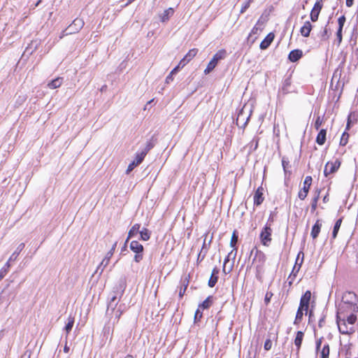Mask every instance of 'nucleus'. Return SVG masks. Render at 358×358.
<instances>
[{"mask_svg":"<svg viewBox=\"0 0 358 358\" xmlns=\"http://www.w3.org/2000/svg\"><path fill=\"white\" fill-rule=\"evenodd\" d=\"M126 288V280L124 278L120 279L117 285L114 287V290L110 297V301L108 303L106 315L110 317V320L113 323H116L119 321L122 314L126 309L124 304H119L118 303L123 295Z\"/></svg>","mask_w":358,"mask_h":358,"instance_id":"1","label":"nucleus"},{"mask_svg":"<svg viewBox=\"0 0 358 358\" xmlns=\"http://www.w3.org/2000/svg\"><path fill=\"white\" fill-rule=\"evenodd\" d=\"M357 298L355 293L345 292L342 296L341 303L338 305L337 312L338 314H344L345 312H357Z\"/></svg>","mask_w":358,"mask_h":358,"instance_id":"2","label":"nucleus"},{"mask_svg":"<svg viewBox=\"0 0 358 358\" xmlns=\"http://www.w3.org/2000/svg\"><path fill=\"white\" fill-rule=\"evenodd\" d=\"M255 250V253L252 259V265H253L255 268L256 278L259 280H261L264 272V266L266 261V256L264 252L257 248L252 249L250 252V255H252Z\"/></svg>","mask_w":358,"mask_h":358,"instance_id":"3","label":"nucleus"},{"mask_svg":"<svg viewBox=\"0 0 358 358\" xmlns=\"http://www.w3.org/2000/svg\"><path fill=\"white\" fill-rule=\"evenodd\" d=\"M336 323L338 325V331L342 334L350 335L355 331V326H350L346 322L345 313L338 314V312H337Z\"/></svg>","mask_w":358,"mask_h":358,"instance_id":"4","label":"nucleus"},{"mask_svg":"<svg viewBox=\"0 0 358 358\" xmlns=\"http://www.w3.org/2000/svg\"><path fill=\"white\" fill-rule=\"evenodd\" d=\"M251 113L252 109L249 108L247 110L246 106H244L238 113L236 120V125L240 128L244 129L249 122Z\"/></svg>","mask_w":358,"mask_h":358,"instance_id":"5","label":"nucleus"},{"mask_svg":"<svg viewBox=\"0 0 358 358\" xmlns=\"http://www.w3.org/2000/svg\"><path fill=\"white\" fill-rule=\"evenodd\" d=\"M227 55V52L224 49H221L217 51L211 60L208 62L207 67L204 70V73L206 75L210 73L215 67L217 66L219 60L223 59L225 58Z\"/></svg>","mask_w":358,"mask_h":358,"instance_id":"6","label":"nucleus"},{"mask_svg":"<svg viewBox=\"0 0 358 358\" xmlns=\"http://www.w3.org/2000/svg\"><path fill=\"white\" fill-rule=\"evenodd\" d=\"M130 250L135 253L134 261L136 263H139L143 259V250L144 248L137 241H132L129 244Z\"/></svg>","mask_w":358,"mask_h":358,"instance_id":"7","label":"nucleus"},{"mask_svg":"<svg viewBox=\"0 0 358 358\" xmlns=\"http://www.w3.org/2000/svg\"><path fill=\"white\" fill-rule=\"evenodd\" d=\"M272 232L271 227H269L268 224H265L262 228L259 234V239L263 245L266 247L270 245L272 241Z\"/></svg>","mask_w":358,"mask_h":358,"instance_id":"8","label":"nucleus"},{"mask_svg":"<svg viewBox=\"0 0 358 358\" xmlns=\"http://www.w3.org/2000/svg\"><path fill=\"white\" fill-rule=\"evenodd\" d=\"M84 25V22L81 18H76L73 20L64 31L63 36H67L78 32Z\"/></svg>","mask_w":358,"mask_h":358,"instance_id":"9","label":"nucleus"},{"mask_svg":"<svg viewBox=\"0 0 358 358\" xmlns=\"http://www.w3.org/2000/svg\"><path fill=\"white\" fill-rule=\"evenodd\" d=\"M312 181H313V178L310 176H307L305 178V180L303 181V187L302 189H301L299 192V194H298V197L301 200H304L306 198L308 193L309 192L310 187L311 186Z\"/></svg>","mask_w":358,"mask_h":358,"instance_id":"10","label":"nucleus"},{"mask_svg":"<svg viewBox=\"0 0 358 358\" xmlns=\"http://www.w3.org/2000/svg\"><path fill=\"white\" fill-rule=\"evenodd\" d=\"M341 166V162L338 159H336L334 162H329L326 164L324 169V174L325 176L335 173L337 171Z\"/></svg>","mask_w":358,"mask_h":358,"instance_id":"11","label":"nucleus"},{"mask_svg":"<svg viewBox=\"0 0 358 358\" xmlns=\"http://www.w3.org/2000/svg\"><path fill=\"white\" fill-rule=\"evenodd\" d=\"M144 157L143 154H139L138 152L135 154L134 159L128 165V167L126 170V174H129L136 166L141 164L143 159Z\"/></svg>","mask_w":358,"mask_h":358,"instance_id":"12","label":"nucleus"},{"mask_svg":"<svg viewBox=\"0 0 358 358\" xmlns=\"http://www.w3.org/2000/svg\"><path fill=\"white\" fill-rule=\"evenodd\" d=\"M292 85V80L290 77H287L284 79L282 83L281 87L279 89L278 95H285L290 92V87Z\"/></svg>","mask_w":358,"mask_h":358,"instance_id":"13","label":"nucleus"},{"mask_svg":"<svg viewBox=\"0 0 358 358\" xmlns=\"http://www.w3.org/2000/svg\"><path fill=\"white\" fill-rule=\"evenodd\" d=\"M311 298V292L309 290H307L301 297L299 306L301 307H304V310L306 311V314H307L309 303Z\"/></svg>","mask_w":358,"mask_h":358,"instance_id":"14","label":"nucleus"},{"mask_svg":"<svg viewBox=\"0 0 358 358\" xmlns=\"http://www.w3.org/2000/svg\"><path fill=\"white\" fill-rule=\"evenodd\" d=\"M262 24H263V22H261V20L260 19L258 20L256 24L253 27L250 33L249 34L248 40L251 39L252 43L255 41V39L257 38V36H255L254 38H252V36L253 35L258 36L259 34L260 31L262 30V28L260 27V26H262Z\"/></svg>","mask_w":358,"mask_h":358,"instance_id":"15","label":"nucleus"},{"mask_svg":"<svg viewBox=\"0 0 358 358\" xmlns=\"http://www.w3.org/2000/svg\"><path fill=\"white\" fill-rule=\"evenodd\" d=\"M263 192H264V188L262 186L259 187L257 189V190L254 194V197H253L255 206H258L263 203V201L264 200V197L263 196Z\"/></svg>","mask_w":358,"mask_h":358,"instance_id":"16","label":"nucleus"},{"mask_svg":"<svg viewBox=\"0 0 358 358\" xmlns=\"http://www.w3.org/2000/svg\"><path fill=\"white\" fill-rule=\"evenodd\" d=\"M157 142V138L152 136L151 138L146 142L145 147L140 152H138L139 154H143V156L145 157L148 152L152 149Z\"/></svg>","mask_w":358,"mask_h":358,"instance_id":"17","label":"nucleus"},{"mask_svg":"<svg viewBox=\"0 0 358 358\" xmlns=\"http://www.w3.org/2000/svg\"><path fill=\"white\" fill-rule=\"evenodd\" d=\"M313 26L310 21H306L303 25L300 28V34L303 37H308Z\"/></svg>","mask_w":358,"mask_h":358,"instance_id":"18","label":"nucleus"},{"mask_svg":"<svg viewBox=\"0 0 358 358\" xmlns=\"http://www.w3.org/2000/svg\"><path fill=\"white\" fill-rule=\"evenodd\" d=\"M301 267V262H300L299 264H297V262H295V264L292 268V271L287 279L288 284L289 286L292 285V283L295 279V277H296L297 273L299 271Z\"/></svg>","mask_w":358,"mask_h":358,"instance_id":"19","label":"nucleus"},{"mask_svg":"<svg viewBox=\"0 0 358 358\" xmlns=\"http://www.w3.org/2000/svg\"><path fill=\"white\" fill-rule=\"evenodd\" d=\"M274 34L273 33H269L267 34V36L264 38V39L261 42L259 48L262 50H265L268 48V46L271 45L272 41L274 39Z\"/></svg>","mask_w":358,"mask_h":358,"instance_id":"20","label":"nucleus"},{"mask_svg":"<svg viewBox=\"0 0 358 358\" xmlns=\"http://www.w3.org/2000/svg\"><path fill=\"white\" fill-rule=\"evenodd\" d=\"M303 56V52L302 50H299V49H296V50H292L289 55H288V59L292 62H297L299 59H301Z\"/></svg>","mask_w":358,"mask_h":358,"instance_id":"21","label":"nucleus"},{"mask_svg":"<svg viewBox=\"0 0 358 358\" xmlns=\"http://www.w3.org/2000/svg\"><path fill=\"white\" fill-rule=\"evenodd\" d=\"M259 141V138L258 136H254L253 138L250 141V142L248 143L246 148L248 149L249 154H251L257 149Z\"/></svg>","mask_w":358,"mask_h":358,"instance_id":"22","label":"nucleus"},{"mask_svg":"<svg viewBox=\"0 0 358 358\" xmlns=\"http://www.w3.org/2000/svg\"><path fill=\"white\" fill-rule=\"evenodd\" d=\"M236 252H237V249L236 248H234L233 250H231L229 254L228 255L225 257L224 260V264H223V267H222V271L224 273H229L232 270V266L229 268V269L227 271H226V265L227 264V262L229 261V258L231 256L233 255V258L234 259L236 257Z\"/></svg>","mask_w":358,"mask_h":358,"instance_id":"23","label":"nucleus"},{"mask_svg":"<svg viewBox=\"0 0 358 358\" xmlns=\"http://www.w3.org/2000/svg\"><path fill=\"white\" fill-rule=\"evenodd\" d=\"M321 227L322 223L319 220H317L315 224L313 226L310 233V235L313 239H315L318 236L320 232Z\"/></svg>","mask_w":358,"mask_h":358,"instance_id":"24","label":"nucleus"},{"mask_svg":"<svg viewBox=\"0 0 358 358\" xmlns=\"http://www.w3.org/2000/svg\"><path fill=\"white\" fill-rule=\"evenodd\" d=\"M326 136L327 130L324 129H321L316 137V143L320 145H324L326 141Z\"/></svg>","mask_w":358,"mask_h":358,"instance_id":"25","label":"nucleus"},{"mask_svg":"<svg viewBox=\"0 0 358 358\" xmlns=\"http://www.w3.org/2000/svg\"><path fill=\"white\" fill-rule=\"evenodd\" d=\"M140 228H141V224H134L131 229H129V232H128V236H127V241H129V240L132 238L133 236H136L137 234L139 233V231H140Z\"/></svg>","mask_w":358,"mask_h":358,"instance_id":"26","label":"nucleus"},{"mask_svg":"<svg viewBox=\"0 0 358 358\" xmlns=\"http://www.w3.org/2000/svg\"><path fill=\"white\" fill-rule=\"evenodd\" d=\"M213 303V296H208L198 306L200 309L204 310L209 308Z\"/></svg>","mask_w":358,"mask_h":358,"instance_id":"27","label":"nucleus"},{"mask_svg":"<svg viewBox=\"0 0 358 358\" xmlns=\"http://www.w3.org/2000/svg\"><path fill=\"white\" fill-rule=\"evenodd\" d=\"M317 36L320 41H328L330 36V33L328 31L327 25L322 28V29L318 33Z\"/></svg>","mask_w":358,"mask_h":358,"instance_id":"28","label":"nucleus"},{"mask_svg":"<svg viewBox=\"0 0 358 358\" xmlns=\"http://www.w3.org/2000/svg\"><path fill=\"white\" fill-rule=\"evenodd\" d=\"M321 190L319 189H315L314 193V197L312 199L311 201V211L314 212L317 206V201L320 199V194Z\"/></svg>","mask_w":358,"mask_h":358,"instance_id":"29","label":"nucleus"},{"mask_svg":"<svg viewBox=\"0 0 358 358\" xmlns=\"http://www.w3.org/2000/svg\"><path fill=\"white\" fill-rule=\"evenodd\" d=\"M117 244V242H115L114 243V244L113 245V246L110 248V250L108 252L105 259L101 263V265L104 264V266H106L108 264V263L109 262V259L113 256V253H114V252H115V250L116 249Z\"/></svg>","mask_w":358,"mask_h":358,"instance_id":"30","label":"nucleus"},{"mask_svg":"<svg viewBox=\"0 0 358 358\" xmlns=\"http://www.w3.org/2000/svg\"><path fill=\"white\" fill-rule=\"evenodd\" d=\"M355 312H345V320L348 322V325L354 326L356 320H357V316L355 315Z\"/></svg>","mask_w":358,"mask_h":358,"instance_id":"31","label":"nucleus"},{"mask_svg":"<svg viewBox=\"0 0 358 358\" xmlns=\"http://www.w3.org/2000/svg\"><path fill=\"white\" fill-rule=\"evenodd\" d=\"M173 13L174 10L172 8H169L165 10L160 16L161 21L163 22L168 21L169 18L173 15Z\"/></svg>","mask_w":358,"mask_h":358,"instance_id":"32","label":"nucleus"},{"mask_svg":"<svg viewBox=\"0 0 358 358\" xmlns=\"http://www.w3.org/2000/svg\"><path fill=\"white\" fill-rule=\"evenodd\" d=\"M24 246L25 245L24 243H20L17 246L16 250L12 254V255L8 259V261H9V263L12 261H15L17 259L20 252L24 248Z\"/></svg>","mask_w":358,"mask_h":358,"instance_id":"33","label":"nucleus"},{"mask_svg":"<svg viewBox=\"0 0 358 358\" xmlns=\"http://www.w3.org/2000/svg\"><path fill=\"white\" fill-rule=\"evenodd\" d=\"M62 81H63V78L58 77V78L52 80V81H50L48 84V86L50 89H56L62 85Z\"/></svg>","mask_w":358,"mask_h":358,"instance_id":"34","label":"nucleus"},{"mask_svg":"<svg viewBox=\"0 0 358 358\" xmlns=\"http://www.w3.org/2000/svg\"><path fill=\"white\" fill-rule=\"evenodd\" d=\"M303 336H304V334H303V331H299L296 332V338L294 339V344H295V345L297 348V350H299V349L301 348V343H302V341H303Z\"/></svg>","mask_w":358,"mask_h":358,"instance_id":"35","label":"nucleus"},{"mask_svg":"<svg viewBox=\"0 0 358 358\" xmlns=\"http://www.w3.org/2000/svg\"><path fill=\"white\" fill-rule=\"evenodd\" d=\"M303 310L304 307H301V306H299L296 311L295 320L294 322V324H299L301 322L303 315Z\"/></svg>","mask_w":358,"mask_h":358,"instance_id":"36","label":"nucleus"},{"mask_svg":"<svg viewBox=\"0 0 358 358\" xmlns=\"http://www.w3.org/2000/svg\"><path fill=\"white\" fill-rule=\"evenodd\" d=\"M139 234L141 235V239L144 241H147L150 238L151 231L147 228H143L139 231Z\"/></svg>","mask_w":358,"mask_h":358,"instance_id":"37","label":"nucleus"},{"mask_svg":"<svg viewBox=\"0 0 358 358\" xmlns=\"http://www.w3.org/2000/svg\"><path fill=\"white\" fill-rule=\"evenodd\" d=\"M319 352L320 353L321 358H329L330 352L329 343H324L322 350H320Z\"/></svg>","mask_w":358,"mask_h":358,"instance_id":"38","label":"nucleus"},{"mask_svg":"<svg viewBox=\"0 0 358 358\" xmlns=\"http://www.w3.org/2000/svg\"><path fill=\"white\" fill-rule=\"evenodd\" d=\"M189 282V275H185V287H180V290H179V297L180 298H182L184 296L185 291L188 287Z\"/></svg>","mask_w":358,"mask_h":358,"instance_id":"39","label":"nucleus"},{"mask_svg":"<svg viewBox=\"0 0 358 358\" xmlns=\"http://www.w3.org/2000/svg\"><path fill=\"white\" fill-rule=\"evenodd\" d=\"M198 50L196 48L191 49L185 55V58L189 62L197 54Z\"/></svg>","mask_w":358,"mask_h":358,"instance_id":"40","label":"nucleus"},{"mask_svg":"<svg viewBox=\"0 0 358 358\" xmlns=\"http://www.w3.org/2000/svg\"><path fill=\"white\" fill-rule=\"evenodd\" d=\"M341 222H342V219L340 218L338 219L335 224H334V229H333V231H332V238H336L337 234H338V230L341 227Z\"/></svg>","mask_w":358,"mask_h":358,"instance_id":"41","label":"nucleus"},{"mask_svg":"<svg viewBox=\"0 0 358 358\" xmlns=\"http://www.w3.org/2000/svg\"><path fill=\"white\" fill-rule=\"evenodd\" d=\"M10 267V264H9V261H8L5 266L0 270V280H1L5 277Z\"/></svg>","mask_w":358,"mask_h":358,"instance_id":"42","label":"nucleus"},{"mask_svg":"<svg viewBox=\"0 0 358 358\" xmlns=\"http://www.w3.org/2000/svg\"><path fill=\"white\" fill-rule=\"evenodd\" d=\"M73 324H74V318L71 317H69L68 322L64 327V329L66 331V334H69L71 331Z\"/></svg>","mask_w":358,"mask_h":358,"instance_id":"43","label":"nucleus"},{"mask_svg":"<svg viewBox=\"0 0 358 358\" xmlns=\"http://www.w3.org/2000/svg\"><path fill=\"white\" fill-rule=\"evenodd\" d=\"M238 232L236 230H234L232 234L231 241H230L231 247L234 248L236 246V245L238 242Z\"/></svg>","mask_w":358,"mask_h":358,"instance_id":"44","label":"nucleus"},{"mask_svg":"<svg viewBox=\"0 0 358 358\" xmlns=\"http://www.w3.org/2000/svg\"><path fill=\"white\" fill-rule=\"evenodd\" d=\"M179 70L178 68L175 67L172 71L170 72V73L166 76L165 82L166 83L169 84L173 80V75L176 74Z\"/></svg>","mask_w":358,"mask_h":358,"instance_id":"45","label":"nucleus"},{"mask_svg":"<svg viewBox=\"0 0 358 358\" xmlns=\"http://www.w3.org/2000/svg\"><path fill=\"white\" fill-rule=\"evenodd\" d=\"M348 138L349 134L346 131H345L341 136L340 145L345 146L348 142Z\"/></svg>","mask_w":358,"mask_h":358,"instance_id":"46","label":"nucleus"},{"mask_svg":"<svg viewBox=\"0 0 358 358\" xmlns=\"http://www.w3.org/2000/svg\"><path fill=\"white\" fill-rule=\"evenodd\" d=\"M37 43L32 42L25 50L24 52L28 54H32V52L36 49Z\"/></svg>","mask_w":358,"mask_h":358,"instance_id":"47","label":"nucleus"},{"mask_svg":"<svg viewBox=\"0 0 358 358\" xmlns=\"http://www.w3.org/2000/svg\"><path fill=\"white\" fill-rule=\"evenodd\" d=\"M320 12L311 10L310 13V19L312 22H315L318 20Z\"/></svg>","mask_w":358,"mask_h":358,"instance_id":"48","label":"nucleus"},{"mask_svg":"<svg viewBox=\"0 0 358 358\" xmlns=\"http://www.w3.org/2000/svg\"><path fill=\"white\" fill-rule=\"evenodd\" d=\"M202 316H203V313L201 310V309L199 308H198L194 314V323H197L198 322H199L200 320L201 319Z\"/></svg>","mask_w":358,"mask_h":358,"instance_id":"49","label":"nucleus"},{"mask_svg":"<svg viewBox=\"0 0 358 358\" xmlns=\"http://www.w3.org/2000/svg\"><path fill=\"white\" fill-rule=\"evenodd\" d=\"M254 0H245L244 3L242 5L241 9V13H243L246 11V10L250 7V3Z\"/></svg>","mask_w":358,"mask_h":358,"instance_id":"50","label":"nucleus"},{"mask_svg":"<svg viewBox=\"0 0 358 358\" xmlns=\"http://www.w3.org/2000/svg\"><path fill=\"white\" fill-rule=\"evenodd\" d=\"M322 7H323L322 1V0L317 1L315 2V3L314 4V6L312 8V10L320 12L321 10L322 9Z\"/></svg>","mask_w":358,"mask_h":358,"instance_id":"51","label":"nucleus"},{"mask_svg":"<svg viewBox=\"0 0 358 358\" xmlns=\"http://www.w3.org/2000/svg\"><path fill=\"white\" fill-rule=\"evenodd\" d=\"M217 280H218V276L210 275V279L208 280V286L210 287H213L216 285Z\"/></svg>","mask_w":358,"mask_h":358,"instance_id":"52","label":"nucleus"},{"mask_svg":"<svg viewBox=\"0 0 358 358\" xmlns=\"http://www.w3.org/2000/svg\"><path fill=\"white\" fill-rule=\"evenodd\" d=\"M322 122H323L322 117H321L320 116H317L315 120V124H314L315 129L316 130H318L320 129V127H321Z\"/></svg>","mask_w":358,"mask_h":358,"instance_id":"53","label":"nucleus"},{"mask_svg":"<svg viewBox=\"0 0 358 358\" xmlns=\"http://www.w3.org/2000/svg\"><path fill=\"white\" fill-rule=\"evenodd\" d=\"M345 20H346V19H345V15H341V17H338V29L343 28Z\"/></svg>","mask_w":358,"mask_h":358,"instance_id":"54","label":"nucleus"},{"mask_svg":"<svg viewBox=\"0 0 358 358\" xmlns=\"http://www.w3.org/2000/svg\"><path fill=\"white\" fill-rule=\"evenodd\" d=\"M275 215V214L274 212H271L266 224H268L269 227H271L273 222H274Z\"/></svg>","mask_w":358,"mask_h":358,"instance_id":"55","label":"nucleus"},{"mask_svg":"<svg viewBox=\"0 0 358 358\" xmlns=\"http://www.w3.org/2000/svg\"><path fill=\"white\" fill-rule=\"evenodd\" d=\"M188 63L189 62L185 57H183L176 67L178 68V70H180Z\"/></svg>","mask_w":358,"mask_h":358,"instance_id":"56","label":"nucleus"},{"mask_svg":"<svg viewBox=\"0 0 358 358\" xmlns=\"http://www.w3.org/2000/svg\"><path fill=\"white\" fill-rule=\"evenodd\" d=\"M271 347H272V342H271V339L270 338L266 339L264 343V350H271Z\"/></svg>","mask_w":358,"mask_h":358,"instance_id":"57","label":"nucleus"},{"mask_svg":"<svg viewBox=\"0 0 358 358\" xmlns=\"http://www.w3.org/2000/svg\"><path fill=\"white\" fill-rule=\"evenodd\" d=\"M325 319H326V315L322 313L319 320V322H318V327L320 328H322L324 325Z\"/></svg>","mask_w":358,"mask_h":358,"instance_id":"58","label":"nucleus"},{"mask_svg":"<svg viewBox=\"0 0 358 358\" xmlns=\"http://www.w3.org/2000/svg\"><path fill=\"white\" fill-rule=\"evenodd\" d=\"M324 339L323 337H321L319 339H317L315 342V348H316V352H319L320 351V349L321 348V345H322V340Z\"/></svg>","mask_w":358,"mask_h":358,"instance_id":"59","label":"nucleus"},{"mask_svg":"<svg viewBox=\"0 0 358 358\" xmlns=\"http://www.w3.org/2000/svg\"><path fill=\"white\" fill-rule=\"evenodd\" d=\"M272 296H273V293L272 292H267L266 293L265 298H264V302H265V303L266 305L270 303V301H271V299Z\"/></svg>","mask_w":358,"mask_h":358,"instance_id":"60","label":"nucleus"},{"mask_svg":"<svg viewBox=\"0 0 358 358\" xmlns=\"http://www.w3.org/2000/svg\"><path fill=\"white\" fill-rule=\"evenodd\" d=\"M342 31H343V29H338L337 32H336V37H337L338 43H341L342 41Z\"/></svg>","mask_w":358,"mask_h":358,"instance_id":"61","label":"nucleus"},{"mask_svg":"<svg viewBox=\"0 0 358 358\" xmlns=\"http://www.w3.org/2000/svg\"><path fill=\"white\" fill-rule=\"evenodd\" d=\"M301 257V259H300V262H301V264H303V257H304V254L302 251H300L298 255H297V257L296 258V262H297V261L299 260V258Z\"/></svg>","mask_w":358,"mask_h":358,"instance_id":"62","label":"nucleus"},{"mask_svg":"<svg viewBox=\"0 0 358 358\" xmlns=\"http://www.w3.org/2000/svg\"><path fill=\"white\" fill-rule=\"evenodd\" d=\"M220 272V270L217 267H215L213 268V271H212V273H211V275H214V276H218V273Z\"/></svg>","mask_w":358,"mask_h":358,"instance_id":"63","label":"nucleus"},{"mask_svg":"<svg viewBox=\"0 0 358 358\" xmlns=\"http://www.w3.org/2000/svg\"><path fill=\"white\" fill-rule=\"evenodd\" d=\"M288 164H289V162L285 160L284 159H282V165L283 169H284L285 171L286 170V167H287V166Z\"/></svg>","mask_w":358,"mask_h":358,"instance_id":"64","label":"nucleus"}]
</instances>
